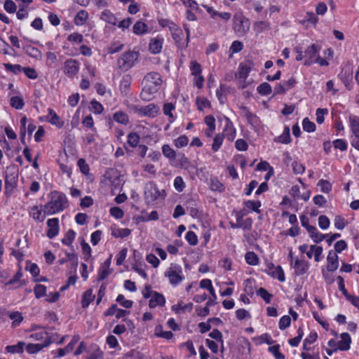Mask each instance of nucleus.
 I'll list each match as a JSON object with an SVG mask.
<instances>
[{
    "label": "nucleus",
    "instance_id": "nucleus-63",
    "mask_svg": "<svg viewBox=\"0 0 359 359\" xmlns=\"http://www.w3.org/2000/svg\"><path fill=\"white\" fill-rule=\"evenodd\" d=\"M185 238L188 243L191 245H196L198 243V237L196 234L192 231H189L187 232Z\"/></svg>",
    "mask_w": 359,
    "mask_h": 359
},
{
    "label": "nucleus",
    "instance_id": "nucleus-29",
    "mask_svg": "<svg viewBox=\"0 0 359 359\" xmlns=\"http://www.w3.org/2000/svg\"><path fill=\"white\" fill-rule=\"evenodd\" d=\"M200 287L203 289H207L209 291L212 299H217V295L215 294L214 287L212 285V281L210 279L206 278L201 280Z\"/></svg>",
    "mask_w": 359,
    "mask_h": 359
},
{
    "label": "nucleus",
    "instance_id": "nucleus-38",
    "mask_svg": "<svg viewBox=\"0 0 359 359\" xmlns=\"http://www.w3.org/2000/svg\"><path fill=\"white\" fill-rule=\"evenodd\" d=\"M25 344L23 341H19L15 345L7 346L6 350L8 353H20L23 352L24 346Z\"/></svg>",
    "mask_w": 359,
    "mask_h": 359
},
{
    "label": "nucleus",
    "instance_id": "nucleus-40",
    "mask_svg": "<svg viewBox=\"0 0 359 359\" xmlns=\"http://www.w3.org/2000/svg\"><path fill=\"white\" fill-rule=\"evenodd\" d=\"M276 141L283 144L290 143L291 142L290 128L288 127H285L283 133L276 139Z\"/></svg>",
    "mask_w": 359,
    "mask_h": 359
},
{
    "label": "nucleus",
    "instance_id": "nucleus-56",
    "mask_svg": "<svg viewBox=\"0 0 359 359\" xmlns=\"http://www.w3.org/2000/svg\"><path fill=\"white\" fill-rule=\"evenodd\" d=\"M4 67L6 71L11 72L15 74L22 72L24 68L20 65H12L10 63L4 64Z\"/></svg>",
    "mask_w": 359,
    "mask_h": 359
},
{
    "label": "nucleus",
    "instance_id": "nucleus-46",
    "mask_svg": "<svg viewBox=\"0 0 359 359\" xmlns=\"http://www.w3.org/2000/svg\"><path fill=\"white\" fill-rule=\"evenodd\" d=\"M196 104L198 109L200 111H203L204 109L210 107L211 106L210 102L208 99L202 97H198L196 98Z\"/></svg>",
    "mask_w": 359,
    "mask_h": 359
},
{
    "label": "nucleus",
    "instance_id": "nucleus-51",
    "mask_svg": "<svg viewBox=\"0 0 359 359\" xmlns=\"http://www.w3.org/2000/svg\"><path fill=\"white\" fill-rule=\"evenodd\" d=\"M257 294L261 298L264 299V301L269 304L271 302V299L272 297V294H270L266 289L264 287H259L257 291Z\"/></svg>",
    "mask_w": 359,
    "mask_h": 359
},
{
    "label": "nucleus",
    "instance_id": "nucleus-57",
    "mask_svg": "<svg viewBox=\"0 0 359 359\" xmlns=\"http://www.w3.org/2000/svg\"><path fill=\"white\" fill-rule=\"evenodd\" d=\"M268 351L273 354L276 359H285V355L280 351V346L274 345L269 347Z\"/></svg>",
    "mask_w": 359,
    "mask_h": 359
},
{
    "label": "nucleus",
    "instance_id": "nucleus-59",
    "mask_svg": "<svg viewBox=\"0 0 359 359\" xmlns=\"http://www.w3.org/2000/svg\"><path fill=\"white\" fill-rule=\"evenodd\" d=\"M318 187H320V191L324 193H329L332 190V184L330 182L325 180H320L318 182Z\"/></svg>",
    "mask_w": 359,
    "mask_h": 359
},
{
    "label": "nucleus",
    "instance_id": "nucleus-22",
    "mask_svg": "<svg viewBox=\"0 0 359 359\" xmlns=\"http://www.w3.org/2000/svg\"><path fill=\"white\" fill-rule=\"evenodd\" d=\"M165 303V299L163 294L154 292L149 302V306L150 308H155L157 306H162Z\"/></svg>",
    "mask_w": 359,
    "mask_h": 359
},
{
    "label": "nucleus",
    "instance_id": "nucleus-23",
    "mask_svg": "<svg viewBox=\"0 0 359 359\" xmlns=\"http://www.w3.org/2000/svg\"><path fill=\"white\" fill-rule=\"evenodd\" d=\"M133 32L136 35H143L148 32V26L144 22L139 20L133 25Z\"/></svg>",
    "mask_w": 359,
    "mask_h": 359
},
{
    "label": "nucleus",
    "instance_id": "nucleus-4",
    "mask_svg": "<svg viewBox=\"0 0 359 359\" xmlns=\"http://www.w3.org/2000/svg\"><path fill=\"white\" fill-rule=\"evenodd\" d=\"M139 58V53L128 50L123 53L117 61L118 67L122 72H126L131 69Z\"/></svg>",
    "mask_w": 359,
    "mask_h": 359
},
{
    "label": "nucleus",
    "instance_id": "nucleus-10",
    "mask_svg": "<svg viewBox=\"0 0 359 359\" xmlns=\"http://www.w3.org/2000/svg\"><path fill=\"white\" fill-rule=\"evenodd\" d=\"M241 109L248 123L255 130H259L261 125L259 118L256 114L252 113L246 107H242Z\"/></svg>",
    "mask_w": 359,
    "mask_h": 359
},
{
    "label": "nucleus",
    "instance_id": "nucleus-21",
    "mask_svg": "<svg viewBox=\"0 0 359 359\" xmlns=\"http://www.w3.org/2000/svg\"><path fill=\"white\" fill-rule=\"evenodd\" d=\"M341 339L337 341L338 348L340 351H348L350 349L351 338L348 333L343 332L340 334Z\"/></svg>",
    "mask_w": 359,
    "mask_h": 359
},
{
    "label": "nucleus",
    "instance_id": "nucleus-62",
    "mask_svg": "<svg viewBox=\"0 0 359 359\" xmlns=\"http://www.w3.org/2000/svg\"><path fill=\"white\" fill-rule=\"evenodd\" d=\"M244 205L249 209L252 210L259 212V208L261 207V202L259 201H247L244 202Z\"/></svg>",
    "mask_w": 359,
    "mask_h": 359
},
{
    "label": "nucleus",
    "instance_id": "nucleus-13",
    "mask_svg": "<svg viewBox=\"0 0 359 359\" xmlns=\"http://www.w3.org/2000/svg\"><path fill=\"white\" fill-rule=\"evenodd\" d=\"M170 30L172 34V39L175 40L179 47L184 46L183 41L184 33L181 28L177 26L175 24H171L170 25Z\"/></svg>",
    "mask_w": 359,
    "mask_h": 359
},
{
    "label": "nucleus",
    "instance_id": "nucleus-32",
    "mask_svg": "<svg viewBox=\"0 0 359 359\" xmlns=\"http://www.w3.org/2000/svg\"><path fill=\"white\" fill-rule=\"evenodd\" d=\"M29 215L32 218L38 222H43L45 219V215H42V210L37 205L31 208Z\"/></svg>",
    "mask_w": 359,
    "mask_h": 359
},
{
    "label": "nucleus",
    "instance_id": "nucleus-2",
    "mask_svg": "<svg viewBox=\"0 0 359 359\" xmlns=\"http://www.w3.org/2000/svg\"><path fill=\"white\" fill-rule=\"evenodd\" d=\"M164 276L168 278L170 284L172 286L178 285L184 279L182 266L175 263H171L170 264L169 267L165 271Z\"/></svg>",
    "mask_w": 359,
    "mask_h": 359
},
{
    "label": "nucleus",
    "instance_id": "nucleus-30",
    "mask_svg": "<svg viewBox=\"0 0 359 359\" xmlns=\"http://www.w3.org/2000/svg\"><path fill=\"white\" fill-rule=\"evenodd\" d=\"M88 18V12L85 10H81L76 13L74 18V23L78 26L83 25L85 24Z\"/></svg>",
    "mask_w": 359,
    "mask_h": 359
},
{
    "label": "nucleus",
    "instance_id": "nucleus-24",
    "mask_svg": "<svg viewBox=\"0 0 359 359\" xmlns=\"http://www.w3.org/2000/svg\"><path fill=\"white\" fill-rule=\"evenodd\" d=\"M100 19L112 25H116L117 23L116 18L109 10L103 11L100 15Z\"/></svg>",
    "mask_w": 359,
    "mask_h": 359
},
{
    "label": "nucleus",
    "instance_id": "nucleus-44",
    "mask_svg": "<svg viewBox=\"0 0 359 359\" xmlns=\"http://www.w3.org/2000/svg\"><path fill=\"white\" fill-rule=\"evenodd\" d=\"M111 271L109 269L108 265H102L98 271L97 280H103L108 277Z\"/></svg>",
    "mask_w": 359,
    "mask_h": 359
},
{
    "label": "nucleus",
    "instance_id": "nucleus-7",
    "mask_svg": "<svg viewBox=\"0 0 359 359\" xmlns=\"http://www.w3.org/2000/svg\"><path fill=\"white\" fill-rule=\"evenodd\" d=\"M320 47L313 43L309 46L304 51V65L310 66L315 62V60L319 55Z\"/></svg>",
    "mask_w": 359,
    "mask_h": 359
},
{
    "label": "nucleus",
    "instance_id": "nucleus-27",
    "mask_svg": "<svg viewBox=\"0 0 359 359\" xmlns=\"http://www.w3.org/2000/svg\"><path fill=\"white\" fill-rule=\"evenodd\" d=\"M23 48L25 53L30 57L37 60H41L42 58V53L37 48L27 45L24 46Z\"/></svg>",
    "mask_w": 359,
    "mask_h": 359
},
{
    "label": "nucleus",
    "instance_id": "nucleus-48",
    "mask_svg": "<svg viewBox=\"0 0 359 359\" xmlns=\"http://www.w3.org/2000/svg\"><path fill=\"white\" fill-rule=\"evenodd\" d=\"M156 335L158 337L170 339L173 337V334L170 331H162L161 325H158L156 329Z\"/></svg>",
    "mask_w": 359,
    "mask_h": 359
},
{
    "label": "nucleus",
    "instance_id": "nucleus-28",
    "mask_svg": "<svg viewBox=\"0 0 359 359\" xmlns=\"http://www.w3.org/2000/svg\"><path fill=\"white\" fill-rule=\"evenodd\" d=\"M95 295L93 294L91 289L86 290L81 300V306L83 308H87L89 304L93 301Z\"/></svg>",
    "mask_w": 359,
    "mask_h": 359
},
{
    "label": "nucleus",
    "instance_id": "nucleus-33",
    "mask_svg": "<svg viewBox=\"0 0 359 359\" xmlns=\"http://www.w3.org/2000/svg\"><path fill=\"white\" fill-rule=\"evenodd\" d=\"M8 316L12 322V327H16L20 325L21 322L23 320V316L19 311H12L9 313Z\"/></svg>",
    "mask_w": 359,
    "mask_h": 359
},
{
    "label": "nucleus",
    "instance_id": "nucleus-5",
    "mask_svg": "<svg viewBox=\"0 0 359 359\" xmlns=\"http://www.w3.org/2000/svg\"><path fill=\"white\" fill-rule=\"evenodd\" d=\"M144 195L146 203L150 205L159 198H164L165 193L164 190L159 191L154 182H149L145 184Z\"/></svg>",
    "mask_w": 359,
    "mask_h": 359
},
{
    "label": "nucleus",
    "instance_id": "nucleus-53",
    "mask_svg": "<svg viewBox=\"0 0 359 359\" xmlns=\"http://www.w3.org/2000/svg\"><path fill=\"white\" fill-rule=\"evenodd\" d=\"M302 127L304 131L308 133L314 132L316 130V125L308 118H304L302 121Z\"/></svg>",
    "mask_w": 359,
    "mask_h": 359
},
{
    "label": "nucleus",
    "instance_id": "nucleus-61",
    "mask_svg": "<svg viewBox=\"0 0 359 359\" xmlns=\"http://www.w3.org/2000/svg\"><path fill=\"white\" fill-rule=\"evenodd\" d=\"M290 323L291 318L287 315L283 316V317L280 318L278 323L279 329L281 330H284L290 325Z\"/></svg>",
    "mask_w": 359,
    "mask_h": 359
},
{
    "label": "nucleus",
    "instance_id": "nucleus-54",
    "mask_svg": "<svg viewBox=\"0 0 359 359\" xmlns=\"http://www.w3.org/2000/svg\"><path fill=\"white\" fill-rule=\"evenodd\" d=\"M272 276L280 282L285 281L284 271L280 266H277L272 272Z\"/></svg>",
    "mask_w": 359,
    "mask_h": 359
},
{
    "label": "nucleus",
    "instance_id": "nucleus-37",
    "mask_svg": "<svg viewBox=\"0 0 359 359\" xmlns=\"http://www.w3.org/2000/svg\"><path fill=\"white\" fill-rule=\"evenodd\" d=\"M77 165L80 171L86 177H90V167L84 158H79L77 161Z\"/></svg>",
    "mask_w": 359,
    "mask_h": 359
},
{
    "label": "nucleus",
    "instance_id": "nucleus-19",
    "mask_svg": "<svg viewBox=\"0 0 359 359\" xmlns=\"http://www.w3.org/2000/svg\"><path fill=\"white\" fill-rule=\"evenodd\" d=\"M163 38L161 36H156L150 40L149 50L153 54L159 53L163 48Z\"/></svg>",
    "mask_w": 359,
    "mask_h": 359
},
{
    "label": "nucleus",
    "instance_id": "nucleus-45",
    "mask_svg": "<svg viewBox=\"0 0 359 359\" xmlns=\"http://www.w3.org/2000/svg\"><path fill=\"white\" fill-rule=\"evenodd\" d=\"M223 141H224V135L223 134L219 133V134L216 135L213 139V142L212 144V149L215 152L217 151L220 149V147L223 143Z\"/></svg>",
    "mask_w": 359,
    "mask_h": 359
},
{
    "label": "nucleus",
    "instance_id": "nucleus-60",
    "mask_svg": "<svg viewBox=\"0 0 359 359\" xmlns=\"http://www.w3.org/2000/svg\"><path fill=\"white\" fill-rule=\"evenodd\" d=\"M190 70L194 76L201 75V65L196 61H191L190 64Z\"/></svg>",
    "mask_w": 359,
    "mask_h": 359
},
{
    "label": "nucleus",
    "instance_id": "nucleus-47",
    "mask_svg": "<svg viewBox=\"0 0 359 359\" xmlns=\"http://www.w3.org/2000/svg\"><path fill=\"white\" fill-rule=\"evenodd\" d=\"M257 90L262 95H268L272 93L271 86L266 82L262 83L258 86Z\"/></svg>",
    "mask_w": 359,
    "mask_h": 359
},
{
    "label": "nucleus",
    "instance_id": "nucleus-52",
    "mask_svg": "<svg viewBox=\"0 0 359 359\" xmlns=\"http://www.w3.org/2000/svg\"><path fill=\"white\" fill-rule=\"evenodd\" d=\"M226 87L224 85L221 84L219 88L216 91V95L220 104H224L226 101Z\"/></svg>",
    "mask_w": 359,
    "mask_h": 359
},
{
    "label": "nucleus",
    "instance_id": "nucleus-58",
    "mask_svg": "<svg viewBox=\"0 0 359 359\" xmlns=\"http://www.w3.org/2000/svg\"><path fill=\"white\" fill-rule=\"evenodd\" d=\"M334 224L336 229L342 230L347 225V222L343 217L337 215L334 217Z\"/></svg>",
    "mask_w": 359,
    "mask_h": 359
},
{
    "label": "nucleus",
    "instance_id": "nucleus-64",
    "mask_svg": "<svg viewBox=\"0 0 359 359\" xmlns=\"http://www.w3.org/2000/svg\"><path fill=\"white\" fill-rule=\"evenodd\" d=\"M174 187L179 192H181L184 190L185 187V182L181 176H177L175 178Z\"/></svg>",
    "mask_w": 359,
    "mask_h": 359
},
{
    "label": "nucleus",
    "instance_id": "nucleus-55",
    "mask_svg": "<svg viewBox=\"0 0 359 359\" xmlns=\"http://www.w3.org/2000/svg\"><path fill=\"white\" fill-rule=\"evenodd\" d=\"M131 233L130 229L128 228L118 229L112 231V236L115 238H126Z\"/></svg>",
    "mask_w": 359,
    "mask_h": 359
},
{
    "label": "nucleus",
    "instance_id": "nucleus-49",
    "mask_svg": "<svg viewBox=\"0 0 359 359\" xmlns=\"http://www.w3.org/2000/svg\"><path fill=\"white\" fill-rule=\"evenodd\" d=\"M245 259L248 264L255 266L259 263V258L254 252H248L245 254Z\"/></svg>",
    "mask_w": 359,
    "mask_h": 359
},
{
    "label": "nucleus",
    "instance_id": "nucleus-50",
    "mask_svg": "<svg viewBox=\"0 0 359 359\" xmlns=\"http://www.w3.org/2000/svg\"><path fill=\"white\" fill-rule=\"evenodd\" d=\"M162 153L166 158L170 160L175 158L176 153L168 144H164L162 147Z\"/></svg>",
    "mask_w": 359,
    "mask_h": 359
},
{
    "label": "nucleus",
    "instance_id": "nucleus-35",
    "mask_svg": "<svg viewBox=\"0 0 359 359\" xmlns=\"http://www.w3.org/2000/svg\"><path fill=\"white\" fill-rule=\"evenodd\" d=\"M175 106L172 103H165L163 105V113L165 116L169 117V120L170 122L174 121L175 117L174 116L172 111L175 110Z\"/></svg>",
    "mask_w": 359,
    "mask_h": 359
},
{
    "label": "nucleus",
    "instance_id": "nucleus-11",
    "mask_svg": "<svg viewBox=\"0 0 359 359\" xmlns=\"http://www.w3.org/2000/svg\"><path fill=\"white\" fill-rule=\"evenodd\" d=\"M142 83H146L159 89L162 83L161 76L157 72H150L144 77Z\"/></svg>",
    "mask_w": 359,
    "mask_h": 359
},
{
    "label": "nucleus",
    "instance_id": "nucleus-12",
    "mask_svg": "<svg viewBox=\"0 0 359 359\" xmlns=\"http://www.w3.org/2000/svg\"><path fill=\"white\" fill-rule=\"evenodd\" d=\"M46 120L51 125L56 126L57 128H62L65 125L64 121H62L51 108L48 109V115L46 116Z\"/></svg>",
    "mask_w": 359,
    "mask_h": 359
},
{
    "label": "nucleus",
    "instance_id": "nucleus-16",
    "mask_svg": "<svg viewBox=\"0 0 359 359\" xmlns=\"http://www.w3.org/2000/svg\"><path fill=\"white\" fill-rule=\"evenodd\" d=\"M142 84L143 85V88L140 93L141 99L144 101L151 100L154 97L155 93H156L159 89L146 83Z\"/></svg>",
    "mask_w": 359,
    "mask_h": 359
},
{
    "label": "nucleus",
    "instance_id": "nucleus-14",
    "mask_svg": "<svg viewBox=\"0 0 359 359\" xmlns=\"http://www.w3.org/2000/svg\"><path fill=\"white\" fill-rule=\"evenodd\" d=\"M290 264L293 266L295 273L298 276L304 275L309 268V264L304 259H297L294 262L291 261Z\"/></svg>",
    "mask_w": 359,
    "mask_h": 359
},
{
    "label": "nucleus",
    "instance_id": "nucleus-8",
    "mask_svg": "<svg viewBox=\"0 0 359 359\" xmlns=\"http://www.w3.org/2000/svg\"><path fill=\"white\" fill-rule=\"evenodd\" d=\"M80 69L79 61L75 59H67L64 63V74L69 78H73L76 75Z\"/></svg>",
    "mask_w": 359,
    "mask_h": 359
},
{
    "label": "nucleus",
    "instance_id": "nucleus-31",
    "mask_svg": "<svg viewBox=\"0 0 359 359\" xmlns=\"http://www.w3.org/2000/svg\"><path fill=\"white\" fill-rule=\"evenodd\" d=\"M215 300L214 299H209L205 307L196 309L197 314L201 317L207 316L210 313L209 307L215 304Z\"/></svg>",
    "mask_w": 359,
    "mask_h": 359
},
{
    "label": "nucleus",
    "instance_id": "nucleus-42",
    "mask_svg": "<svg viewBox=\"0 0 359 359\" xmlns=\"http://www.w3.org/2000/svg\"><path fill=\"white\" fill-rule=\"evenodd\" d=\"M34 293L36 299L46 296V287L43 285L36 284L34 287Z\"/></svg>",
    "mask_w": 359,
    "mask_h": 359
},
{
    "label": "nucleus",
    "instance_id": "nucleus-34",
    "mask_svg": "<svg viewBox=\"0 0 359 359\" xmlns=\"http://www.w3.org/2000/svg\"><path fill=\"white\" fill-rule=\"evenodd\" d=\"M132 77L130 74L124 75L120 82V90L121 91L126 93L131 85Z\"/></svg>",
    "mask_w": 359,
    "mask_h": 359
},
{
    "label": "nucleus",
    "instance_id": "nucleus-3",
    "mask_svg": "<svg viewBox=\"0 0 359 359\" xmlns=\"http://www.w3.org/2000/svg\"><path fill=\"white\" fill-rule=\"evenodd\" d=\"M18 179V169L15 165H11L6 168L5 178V194L11 196L17 186Z\"/></svg>",
    "mask_w": 359,
    "mask_h": 359
},
{
    "label": "nucleus",
    "instance_id": "nucleus-9",
    "mask_svg": "<svg viewBox=\"0 0 359 359\" xmlns=\"http://www.w3.org/2000/svg\"><path fill=\"white\" fill-rule=\"evenodd\" d=\"M131 109L135 113L144 116L154 117L156 116L158 111L156 105L154 104H149L147 106L134 105Z\"/></svg>",
    "mask_w": 359,
    "mask_h": 359
},
{
    "label": "nucleus",
    "instance_id": "nucleus-43",
    "mask_svg": "<svg viewBox=\"0 0 359 359\" xmlns=\"http://www.w3.org/2000/svg\"><path fill=\"white\" fill-rule=\"evenodd\" d=\"M127 142L133 148L137 146L140 142V135L136 133H130L127 136Z\"/></svg>",
    "mask_w": 359,
    "mask_h": 359
},
{
    "label": "nucleus",
    "instance_id": "nucleus-6",
    "mask_svg": "<svg viewBox=\"0 0 359 359\" xmlns=\"http://www.w3.org/2000/svg\"><path fill=\"white\" fill-rule=\"evenodd\" d=\"M249 20L242 15H236L233 18V29L235 32L242 36L245 34L250 29Z\"/></svg>",
    "mask_w": 359,
    "mask_h": 359
},
{
    "label": "nucleus",
    "instance_id": "nucleus-36",
    "mask_svg": "<svg viewBox=\"0 0 359 359\" xmlns=\"http://www.w3.org/2000/svg\"><path fill=\"white\" fill-rule=\"evenodd\" d=\"M49 344V342H46L43 345L39 344H29L26 346V351L27 353L31 354L36 353L40 351L42 348L48 346Z\"/></svg>",
    "mask_w": 359,
    "mask_h": 359
},
{
    "label": "nucleus",
    "instance_id": "nucleus-20",
    "mask_svg": "<svg viewBox=\"0 0 359 359\" xmlns=\"http://www.w3.org/2000/svg\"><path fill=\"white\" fill-rule=\"evenodd\" d=\"M327 270L331 272L335 271L339 266L338 255L337 253L332 250L330 251L327 257Z\"/></svg>",
    "mask_w": 359,
    "mask_h": 359
},
{
    "label": "nucleus",
    "instance_id": "nucleus-1",
    "mask_svg": "<svg viewBox=\"0 0 359 359\" xmlns=\"http://www.w3.org/2000/svg\"><path fill=\"white\" fill-rule=\"evenodd\" d=\"M49 198V201L43 206L45 215H55L63 211L69 206L67 198L62 192L53 191L50 193Z\"/></svg>",
    "mask_w": 359,
    "mask_h": 359
},
{
    "label": "nucleus",
    "instance_id": "nucleus-18",
    "mask_svg": "<svg viewBox=\"0 0 359 359\" xmlns=\"http://www.w3.org/2000/svg\"><path fill=\"white\" fill-rule=\"evenodd\" d=\"M253 62L248 61L247 63H241L238 66V73L236 76L241 79L245 80L252 68Z\"/></svg>",
    "mask_w": 359,
    "mask_h": 359
},
{
    "label": "nucleus",
    "instance_id": "nucleus-17",
    "mask_svg": "<svg viewBox=\"0 0 359 359\" xmlns=\"http://www.w3.org/2000/svg\"><path fill=\"white\" fill-rule=\"evenodd\" d=\"M48 229L47 231V236L49 238H53L59 233V219L58 218L48 219L47 221Z\"/></svg>",
    "mask_w": 359,
    "mask_h": 359
},
{
    "label": "nucleus",
    "instance_id": "nucleus-41",
    "mask_svg": "<svg viewBox=\"0 0 359 359\" xmlns=\"http://www.w3.org/2000/svg\"><path fill=\"white\" fill-rule=\"evenodd\" d=\"M10 104L16 109H22L24 107L25 102L21 97L13 96L10 100Z\"/></svg>",
    "mask_w": 359,
    "mask_h": 359
},
{
    "label": "nucleus",
    "instance_id": "nucleus-25",
    "mask_svg": "<svg viewBox=\"0 0 359 359\" xmlns=\"http://www.w3.org/2000/svg\"><path fill=\"white\" fill-rule=\"evenodd\" d=\"M348 122L353 135H359V117L351 114L348 117Z\"/></svg>",
    "mask_w": 359,
    "mask_h": 359
},
{
    "label": "nucleus",
    "instance_id": "nucleus-15",
    "mask_svg": "<svg viewBox=\"0 0 359 359\" xmlns=\"http://www.w3.org/2000/svg\"><path fill=\"white\" fill-rule=\"evenodd\" d=\"M222 134L230 142H232L236 137V130L232 121L228 117H225V126Z\"/></svg>",
    "mask_w": 359,
    "mask_h": 359
},
{
    "label": "nucleus",
    "instance_id": "nucleus-39",
    "mask_svg": "<svg viewBox=\"0 0 359 359\" xmlns=\"http://www.w3.org/2000/svg\"><path fill=\"white\" fill-rule=\"evenodd\" d=\"M76 237V232L72 229H69L65 233V238L62 239V244L70 246Z\"/></svg>",
    "mask_w": 359,
    "mask_h": 359
},
{
    "label": "nucleus",
    "instance_id": "nucleus-26",
    "mask_svg": "<svg viewBox=\"0 0 359 359\" xmlns=\"http://www.w3.org/2000/svg\"><path fill=\"white\" fill-rule=\"evenodd\" d=\"M113 119L116 122L127 125L129 123V117L126 113L123 111H117L113 115Z\"/></svg>",
    "mask_w": 359,
    "mask_h": 359
}]
</instances>
